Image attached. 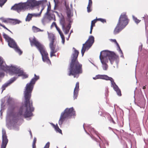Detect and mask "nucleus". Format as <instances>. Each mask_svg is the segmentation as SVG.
Segmentation results:
<instances>
[{"mask_svg": "<svg viewBox=\"0 0 148 148\" xmlns=\"http://www.w3.org/2000/svg\"><path fill=\"white\" fill-rule=\"evenodd\" d=\"M34 76V77L26 85L24 92L25 99L24 104L20 107L17 114L19 116L23 115L25 118L32 116V112L34 110V108L32 106V101L30 99L34 85L39 78V76H36V74Z\"/></svg>", "mask_w": 148, "mask_h": 148, "instance_id": "obj_1", "label": "nucleus"}, {"mask_svg": "<svg viewBox=\"0 0 148 148\" xmlns=\"http://www.w3.org/2000/svg\"><path fill=\"white\" fill-rule=\"evenodd\" d=\"M73 49L74 51L71 57L67 74L69 76H73L74 78H77L79 75L82 73V65L79 63L77 60L79 52L74 47Z\"/></svg>", "mask_w": 148, "mask_h": 148, "instance_id": "obj_2", "label": "nucleus"}, {"mask_svg": "<svg viewBox=\"0 0 148 148\" xmlns=\"http://www.w3.org/2000/svg\"><path fill=\"white\" fill-rule=\"evenodd\" d=\"M99 58L102 64H107L108 62V58L112 64L114 61L119 59L118 56L114 52L107 50L103 51L101 52Z\"/></svg>", "mask_w": 148, "mask_h": 148, "instance_id": "obj_3", "label": "nucleus"}, {"mask_svg": "<svg viewBox=\"0 0 148 148\" xmlns=\"http://www.w3.org/2000/svg\"><path fill=\"white\" fill-rule=\"evenodd\" d=\"M30 42L32 46H35L40 51L42 55V59L44 62L47 63L50 62L48 56V53L42 45L35 38H33L32 40H30Z\"/></svg>", "mask_w": 148, "mask_h": 148, "instance_id": "obj_4", "label": "nucleus"}, {"mask_svg": "<svg viewBox=\"0 0 148 148\" xmlns=\"http://www.w3.org/2000/svg\"><path fill=\"white\" fill-rule=\"evenodd\" d=\"M75 114V111L73 108H66L64 112H62L59 121L58 123L60 125L62 124L63 121L66 118H70Z\"/></svg>", "mask_w": 148, "mask_h": 148, "instance_id": "obj_5", "label": "nucleus"}, {"mask_svg": "<svg viewBox=\"0 0 148 148\" xmlns=\"http://www.w3.org/2000/svg\"><path fill=\"white\" fill-rule=\"evenodd\" d=\"M97 78L98 79H102L106 80H110L111 83V86L113 88L114 90L116 91L117 95L119 96H121V90L119 88L118 86L114 82V79L111 77H109L106 75H97Z\"/></svg>", "mask_w": 148, "mask_h": 148, "instance_id": "obj_6", "label": "nucleus"}, {"mask_svg": "<svg viewBox=\"0 0 148 148\" xmlns=\"http://www.w3.org/2000/svg\"><path fill=\"white\" fill-rule=\"evenodd\" d=\"M0 67L3 70L5 71H11L14 74H18L19 75L22 72L23 70L17 68L14 66H8L5 64L3 60V62L1 63L0 65Z\"/></svg>", "mask_w": 148, "mask_h": 148, "instance_id": "obj_7", "label": "nucleus"}, {"mask_svg": "<svg viewBox=\"0 0 148 148\" xmlns=\"http://www.w3.org/2000/svg\"><path fill=\"white\" fill-rule=\"evenodd\" d=\"M0 67L3 70L5 71H11L14 74H18L19 75L22 72L23 70L17 68L14 66H8L5 64L3 60V62L1 63L0 65Z\"/></svg>", "mask_w": 148, "mask_h": 148, "instance_id": "obj_8", "label": "nucleus"}, {"mask_svg": "<svg viewBox=\"0 0 148 148\" xmlns=\"http://www.w3.org/2000/svg\"><path fill=\"white\" fill-rule=\"evenodd\" d=\"M48 38L50 41L49 46L51 50L50 52V56H56L54 53H56L58 49L56 48V45L53 44L54 42L56 40L55 36L52 34H49Z\"/></svg>", "mask_w": 148, "mask_h": 148, "instance_id": "obj_9", "label": "nucleus"}, {"mask_svg": "<svg viewBox=\"0 0 148 148\" xmlns=\"http://www.w3.org/2000/svg\"><path fill=\"white\" fill-rule=\"evenodd\" d=\"M94 37L92 36H89L87 40L83 45L81 50V53L82 56L84 55L86 50H88L90 48L94 43Z\"/></svg>", "mask_w": 148, "mask_h": 148, "instance_id": "obj_10", "label": "nucleus"}, {"mask_svg": "<svg viewBox=\"0 0 148 148\" xmlns=\"http://www.w3.org/2000/svg\"><path fill=\"white\" fill-rule=\"evenodd\" d=\"M129 21L126 13L124 12L120 15L117 23L125 27L128 24Z\"/></svg>", "mask_w": 148, "mask_h": 148, "instance_id": "obj_11", "label": "nucleus"}, {"mask_svg": "<svg viewBox=\"0 0 148 148\" xmlns=\"http://www.w3.org/2000/svg\"><path fill=\"white\" fill-rule=\"evenodd\" d=\"M27 9L31 7L33 8L38 6L42 3L41 1H37L36 0H28L27 2H25Z\"/></svg>", "mask_w": 148, "mask_h": 148, "instance_id": "obj_12", "label": "nucleus"}, {"mask_svg": "<svg viewBox=\"0 0 148 148\" xmlns=\"http://www.w3.org/2000/svg\"><path fill=\"white\" fill-rule=\"evenodd\" d=\"M27 6L25 3H20L15 4L11 8V9L17 11H21V10H25L27 9Z\"/></svg>", "mask_w": 148, "mask_h": 148, "instance_id": "obj_13", "label": "nucleus"}, {"mask_svg": "<svg viewBox=\"0 0 148 148\" xmlns=\"http://www.w3.org/2000/svg\"><path fill=\"white\" fill-rule=\"evenodd\" d=\"M60 23L62 26V29L65 34H68L71 27V25L69 24L66 27L65 20L63 18H62L60 19Z\"/></svg>", "mask_w": 148, "mask_h": 148, "instance_id": "obj_14", "label": "nucleus"}, {"mask_svg": "<svg viewBox=\"0 0 148 148\" xmlns=\"http://www.w3.org/2000/svg\"><path fill=\"white\" fill-rule=\"evenodd\" d=\"M2 142L1 145V148H5L8 142V140L5 130L3 129L2 130Z\"/></svg>", "mask_w": 148, "mask_h": 148, "instance_id": "obj_15", "label": "nucleus"}, {"mask_svg": "<svg viewBox=\"0 0 148 148\" xmlns=\"http://www.w3.org/2000/svg\"><path fill=\"white\" fill-rule=\"evenodd\" d=\"M16 78L15 77L12 78L10 79L7 83H5L1 87L2 92H3V91L5 89V88L7 87L10 84L12 83L14 81L16 80Z\"/></svg>", "mask_w": 148, "mask_h": 148, "instance_id": "obj_16", "label": "nucleus"}, {"mask_svg": "<svg viewBox=\"0 0 148 148\" xmlns=\"http://www.w3.org/2000/svg\"><path fill=\"white\" fill-rule=\"evenodd\" d=\"M125 27L117 23L114 30V34L115 35L118 34Z\"/></svg>", "mask_w": 148, "mask_h": 148, "instance_id": "obj_17", "label": "nucleus"}, {"mask_svg": "<svg viewBox=\"0 0 148 148\" xmlns=\"http://www.w3.org/2000/svg\"><path fill=\"white\" fill-rule=\"evenodd\" d=\"M79 82H77L76 83L75 85V87L74 88L73 93V98L74 99H76L78 94V91L79 89Z\"/></svg>", "mask_w": 148, "mask_h": 148, "instance_id": "obj_18", "label": "nucleus"}, {"mask_svg": "<svg viewBox=\"0 0 148 148\" xmlns=\"http://www.w3.org/2000/svg\"><path fill=\"white\" fill-rule=\"evenodd\" d=\"M21 21L17 19L9 18L8 23L12 25L18 24L21 23Z\"/></svg>", "mask_w": 148, "mask_h": 148, "instance_id": "obj_19", "label": "nucleus"}, {"mask_svg": "<svg viewBox=\"0 0 148 148\" xmlns=\"http://www.w3.org/2000/svg\"><path fill=\"white\" fill-rule=\"evenodd\" d=\"M8 42L9 46L11 48H13L17 45L15 41L12 38L10 39Z\"/></svg>", "mask_w": 148, "mask_h": 148, "instance_id": "obj_20", "label": "nucleus"}, {"mask_svg": "<svg viewBox=\"0 0 148 148\" xmlns=\"http://www.w3.org/2000/svg\"><path fill=\"white\" fill-rule=\"evenodd\" d=\"M45 15L46 16L48 20L49 21L53 20L55 18V16L54 14H51L49 13V14H46V13H45Z\"/></svg>", "mask_w": 148, "mask_h": 148, "instance_id": "obj_21", "label": "nucleus"}, {"mask_svg": "<svg viewBox=\"0 0 148 148\" xmlns=\"http://www.w3.org/2000/svg\"><path fill=\"white\" fill-rule=\"evenodd\" d=\"M66 13L68 18H70L73 16V14L71 13V11L69 7L66 8Z\"/></svg>", "mask_w": 148, "mask_h": 148, "instance_id": "obj_22", "label": "nucleus"}, {"mask_svg": "<svg viewBox=\"0 0 148 148\" xmlns=\"http://www.w3.org/2000/svg\"><path fill=\"white\" fill-rule=\"evenodd\" d=\"M44 7H43L42 9L40 11L39 13H33L32 14V16L35 17H40L41 16V13L42 10H44Z\"/></svg>", "mask_w": 148, "mask_h": 148, "instance_id": "obj_23", "label": "nucleus"}, {"mask_svg": "<svg viewBox=\"0 0 148 148\" xmlns=\"http://www.w3.org/2000/svg\"><path fill=\"white\" fill-rule=\"evenodd\" d=\"M32 29L33 32L35 33L40 32H43V30H41L40 29L35 26H33Z\"/></svg>", "mask_w": 148, "mask_h": 148, "instance_id": "obj_24", "label": "nucleus"}, {"mask_svg": "<svg viewBox=\"0 0 148 148\" xmlns=\"http://www.w3.org/2000/svg\"><path fill=\"white\" fill-rule=\"evenodd\" d=\"M32 14L28 13L25 18V21H26L29 22L32 20Z\"/></svg>", "mask_w": 148, "mask_h": 148, "instance_id": "obj_25", "label": "nucleus"}, {"mask_svg": "<svg viewBox=\"0 0 148 148\" xmlns=\"http://www.w3.org/2000/svg\"><path fill=\"white\" fill-rule=\"evenodd\" d=\"M14 50L18 53L20 55L22 54V51H21L19 47L17 45L13 48Z\"/></svg>", "mask_w": 148, "mask_h": 148, "instance_id": "obj_26", "label": "nucleus"}, {"mask_svg": "<svg viewBox=\"0 0 148 148\" xmlns=\"http://www.w3.org/2000/svg\"><path fill=\"white\" fill-rule=\"evenodd\" d=\"M14 50L18 53L20 55L22 54V51H21L19 47L17 45L13 48Z\"/></svg>", "mask_w": 148, "mask_h": 148, "instance_id": "obj_27", "label": "nucleus"}, {"mask_svg": "<svg viewBox=\"0 0 148 148\" xmlns=\"http://www.w3.org/2000/svg\"><path fill=\"white\" fill-rule=\"evenodd\" d=\"M54 127V128L55 130L57 132L59 133H62V130L59 128L58 127V125L57 124L56 125H55L54 124H52Z\"/></svg>", "mask_w": 148, "mask_h": 148, "instance_id": "obj_28", "label": "nucleus"}, {"mask_svg": "<svg viewBox=\"0 0 148 148\" xmlns=\"http://www.w3.org/2000/svg\"><path fill=\"white\" fill-rule=\"evenodd\" d=\"M21 76H23V79H25L27 78L28 77V75L27 74H26L23 71L20 74V75H18V77Z\"/></svg>", "mask_w": 148, "mask_h": 148, "instance_id": "obj_29", "label": "nucleus"}, {"mask_svg": "<svg viewBox=\"0 0 148 148\" xmlns=\"http://www.w3.org/2000/svg\"><path fill=\"white\" fill-rule=\"evenodd\" d=\"M48 20L46 16L45 15V14L44 16L41 20V22L42 23L43 25H45V23Z\"/></svg>", "mask_w": 148, "mask_h": 148, "instance_id": "obj_30", "label": "nucleus"}, {"mask_svg": "<svg viewBox=\"0 0 148 148\" xmlns=\"http://www.w3.org/2000/svg\"><path fill=\"white\" fill-rule=\"evenodd\" d=\"M110 40V41H111L112 42H114L116 44L117 46V47H118L121 53H122V52L121 49L120 47L119 44L117 42L116 40L115 39H111Z\"/></svg>", "mask_w": 148, "mask_h": 148, "instance_id": "obj_31", "label": "nucleus"}, {"mask_svg": "<svg viewBox=\"0 0 148 148\" xmlns=\"http://www.w3.org/2000/svg\"><path fill=\"white\" fill-rule=\"evenodd\" d=\"M9 18H5L3 17L0 18V20H1L3 22L5 23H8Z\"/></svg>", "mask_w": 148, "mask_h": 148, "instance_id": "obj_32", "label": "nucleus"}, {"mask_svg": "<svg viewBox=\"0 0 148 148\" xmlns=\"http://www.w3.org/2000/svg\"><path fill=\"white\" fill-rule=\"evenodd\" d=\"M133 20L136 24H138L141 21L140 20L138 19L136 17H135L134 16H133Z\"/></svg>", "mask_w": 148, "mask_h": 148, "instance_id": "obj_33", "label": "nucleus"}, {"mask_svg": "<svg viewBox=\"0 0 148 148\" xmlns=\"http://www.w3.org/2000/svg\"><path fill=\"white\" fill-rule=\"evenodd\" d=\"M3 38L8 42L11 38L5 34H3Z\"/></svg>", "mask_w": 148, "mask_h": 148, "instance_id": "obj_34", "label": "nucleus"}, {"mask_svg": "<svg viewBox=\"0 0 148 148\" xmlns=\"http://www.w3.org/2000/svg\"><path fill=\"white\" fill-rule=\"evenodd\" d=\"M97 22V21L96 19L92 21L90 27L93 28V27L95 26V23H96Z\"/></svg>", "mask_w": 148, "mask_h": 148, "instance_id": "obj_35", "label": "nucleus"}, {"mask_svg": "<svg viewBox=\"0 0 148 148\" xmlns=\"http://www.w3.org/2000/svg\"><path fill=\"white\" fill-rule=\"evenodd\" d=\"M97 21H101V22L103 23H104L105 22H106V20L105 19L101 18H97V17L96 18Z\"/></svg>", "mask_w": 148, "mask_h": 148, "instance_id": "obj_36", "label": "nucleus"}, {"mask_svg": "<svg viewBox=\"0 0 148 148\" xmlns=\"http://www.w3.org/2000/svg\"><path fill=\"white\" fill-rule=\"evenodd\" d=\"M103 66V69L104 70H106L108 68V65L107 64H102Z\"/></svg>", "mask_w": 148, "mask_h": 148, "instance_id": "obj_37", "label": "nucleus"}, {"mask_svg": "<svg viewBox=\"0 0 148 148\" xmlns=\"http://www.w3.org/2000/svg\"><path fill=\"white\" fill-rule=\"evenodd\" d=\"M0 26L6 29V30L10 32L11 33H12V32H11L9 29H8L6 27H5V25H3L1 24L0 23Z\"/></svg>", "mask_w": 148, "mask_h": 148, "instance_id": "obj_38", "label": "nucleus"}, {"mask_svg": "<svg viewBox=\"0 0 148 148\" xmlns=\"http://www.w3.org/2000/svg\"><path fill=\"white\" fill-rule=\"evenodd\" d=\"M91 6H89L88 5L87 7V10L88 12H89L91 11L92 9H91Z\"/></svg>", "mask_w": 148, "mask_h": 148, "instance_id": "obj_39", "label": "nucleus"}, {"mask_svg": "<svg viewBox=\"0 0 148 148\" xmlns=\"http://www.w3.org/2000/svg\"><path fill=\"white\" fill-rule=\"evenodd\" d=\"M49 145L50 143L49 142H48L46 144L44 148H49Z\"/></svg>", "mask_w": 148, "mask_h": 148, "instance_id": "obj_40", "label": "nucleus"}, {"mask_svg": "<svg viewBox=\"0 0 148 148\" xmlns=\"http://www.w3.org/2000/svg\"><path fill=\"white\" fill-rule=\"evenodd\" d=\"M61 37L62 38V43L64 44L65 42V38L64 36H62Z\"/></svg>", "mask_w": 148, "mask_h": 148, "instance_id": "obj_41", "label": "nucleus"}, {"mask_svg": "<svg viewBox=\"0 0 148 148\" xmlns=\"http://www.w3.org/2000/svg\"><path fill=\"white\" fill-rule=\"evenodd\" d=\"M51 9V7H49V6H48V8L47 10V12L45 13H46V14H47L49 13V12L50 10Z\"/></svg>", "mask_w": 148, "mask_h": 148, "instance_id": "obj_42", "label": "nucleus"}, {"mask_svg": "<svg viewBox=\"0 0 148 148\" xmlns=\"http://www.w3.org/2000/svg\"><path fill=\"white\" fill-rule=\"evenodd\" d=\"M92 0H89L88 5L92 6Z\"/></svg>", "mask_w": 148, "mask_h": 148, "instance_id": "obj_43", "label": "nucleus"}, {"mask_svg": "<svg viewBox=\"0 0 148 148\" xmlns=\"http://www.w3.org/2000/svg\"><path fill=\"white\" fill-rule=\"evenodd\" d=\"M58 32L59 34H60V36H62L64 35L62 32L61 31L60 29L58 31Z\"/></svg>", "mask_w": 148, "mask_h": 148, "instance_id": "obj_44", "label": "nucleus"}, {"mask_svg": "<svg viewBox=\"0 0 148 148\" xmlns=\"http://www.w3.org/2000/svg\"><path fill=\"white\" fill-rule=\"evenodd\" d=\"M58 32L59 34H60V36H62L64 35L62 32L61 31L60 29L58 31Z\"/></svg>", "mask_w": 148, "mask_h": 148, "instance_id": "obj_45", "label": "nucleus"}, {"mask_svg": "<svg viewBox=\"0 0 148 148\" xmlns=\"http://www.w3.org/2000/svg\"><path fill=\"white\" fill-rule=\"evenodd\" d=\"M36 138H34V140L33 141L32 144H36Z\"/></svg>", "mask_w": 148, "mask_h": 148, "instance_id": "obj_46", "label": "nucleus"}, {"mask_svg": "<svg viewBox=\"0 0 148 148\" xmlns=\"http://www.w3.org/2000/svg\"><path fill=\"white\" fill-rule=\"evenodd\" d=\"M55 25H56V29L58 31V30H59L60 29L59 28V27H58L56 24L55 23H54Z\"/></svg>", "mask_w": 148, "mask_h": 148, "instance_id": "obj_47", "label": "nucleus"}, {"mask_svg": "<svg viewBox=\"0 0 148 148\" xmlns=\"http://www.w3.org/2000/svg\"><path fill=\"white\" fill-rule=\"evenodd\" d=\"M3 2L2 1L0 0V6H2L4 4H3Z\"/></svg>", "mask_w": 148, "mask_h": 148, "instance_id": "obj_48", "label": "nucleus"}, {"mask_svg": "<svg viewBox=\"0 0 148 148\" xmlns=\"http://www.w3.org/2000/svg\"><path fill=\"white\" fill-rule=\"evenodd\" d=\"M3 2V4H4L7 1V0H1Z\"/></svg>", "mask_w": 148, "mask_h": 148, "instance_id": "obj_49", "label": "nucleus"}, {"mask_svg": "<svg viewBox=\"0 0 148 148\" xmlns=\"http://www.w3.org/2000/svg\"><path fill=\"white\" fill-rule=\"evenodd\" d=\"M3 62V59L0 57V65Z\"/></svg>", "mask_w": 148, "mask_h": 148, "instance_id": "obj_50", "label": "nucleus"}, {"mask_svg": "<svg viewBox=\"0 0 148 148\" xmlns=\"http://www.w3.org/2000/svg\"><path fill=\"white\" fill-rule=\"evenodd\" d=\"M93 28L90 27V34H92Z\"/></svg>", "mask_w": 148, "mask_h": 148, "instance_id": "obj_51", "label": "nucleus"}, {"mask_svg": "<svg viewBox=\"0 0 148 148\" xmlns=\"http://www.w3.org/2000/svg\"><path fill=\"white\" fill-rule=\"evenodd\" d=\"M55 23L56 24V22H53L52 24L51 25V26H55L56 27V25H55Z\"/></svg>", "mask_w": 148, "mask_h": 148, "instance_id": "obj_52", "label": "nucleus"}, {"mask_svg": "<svg viewBox=\"0 0 148 148\" xmlns=\"http://www.w3.org/2000/svg\"><path fill=\"white\" fill-rule=\"evenodd\" d=\"M36 144H32V148H36Z\"/></svg>", "mask_w": 148, "mask_h": 148, "instance_id": "obj_53", "label": "nucleus"}, {"mask_svg": "<svg viewBox=\"0 0 148 148\" xmlns=\"http://www.w3.org/2000/svg\"><path fill=\"white\" fill-rule=\"evenodd\" d=\"M97 75L95 77H93V79H98V78H97Z\"/></svg>", "mask_w": 148, "mask_h": 148, "instance_id": "obj_54", "label": "nucleus"}, {"mask_svg": "<svg viewBox=\"0 0 148 148\" xmlns=\"http://www.w3.org/2000/svg\"><path fill=\"white\" fill-rule=\"evenodd\" d=\"M146 88V87L145 86H144L143 87V89H145Z\"/></svg>", "mask_w": 148, "mask_h": 148, "instance_id": "obj_55", "label": "nucleus"}, {"mask_svg": "<svg viewBox=\"0 0 148 148\" xmlns=\"http://www.w3.org/2000/svg\"><path fill=\"white\" fill-rule=\"evenodd\" d=\"M98 145H99V147H100V148H102L101 147V146L100 144V143Z\"/></svg>", "mask_w": 148, "mask_h": 148, "instance_id": "obj_56", "label": "nucleus"}, {"mask_svg": "<svg viewBox=\"0 0 148 148\" xmlns=\"http://www.w3.org/2000/svg\"><path fill=\"white\" fill-rule=\"evenodd\" d=\"M1 73H0V77L1 76Z\"/></svg>", "mask_w": 148, "mask_h": 148, "instance_id": "obj_57", "label": "nucleus"}]
</instances>
